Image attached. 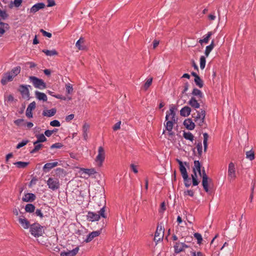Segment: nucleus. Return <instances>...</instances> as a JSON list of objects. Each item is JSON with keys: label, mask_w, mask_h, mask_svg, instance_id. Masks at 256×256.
Here are the masks:
<instances>
[{"label": "nucleus", "mask_w": 256, "mask_h": 256, "mask_svg": "<svg viewBox=\"0 0 256 256\" xmlns=\"http://www.w3.org/2000/svg\"><path fill=\"white\" fill-rule=\"evenodd\" d=\"M93 208L96 211L100 210L102 218H106L105 214L106 200L104 194L94 196L92 197Z\"/></svg>", "instance_id": "1"}, {"label": "nucleus", "mask_w": 256, "mask_h": 256, "mask_svg": "<svg viewBox=\"0 0 256 256\" xmlns=\"http://www.w3.org/2000/svg\"><path fill=\"white\" fill-rule=\"evenodd\" d=\"M20 67L17 66L12 68L10 71L4 73L0 81L2 84L4 86L8 82L12 81L14 78L20 73Z\"/></svg>", "instance_id": "2"}, {"label": "nucleus", "mask_w": 256, "mask_h": 256, "mask_svg": "<svg viewBox=\"0 0 256 256\" xmlns=\"http://www.w3.org/2000/svg\"><path fill=\"white\" fill-rule=\"evenodd\" d=\"M30 228V234L36 238L42 236L44 233V227L38 223H34L31 224Z\"/></svg>", "instance_id": "3"}, {"label": "nucleus", "mask_w": 256, "mask_h": 256, "mask_svg": "<svg viewBox=\"0 0 256 256\" xmlns=\"http://www.w3.org/2000/svg\"><path fill=\"white\" fill-rule=\"evenodd\" d=\"M29 79L36 88L44 90L46 88V83L42 79L34 76H30Z\"/></svg>", "instance_id": "4"}, {"label": "nucleus", "mask_w": 256, "mask_h": 256, "mask_svg": "<svg viewBox=\"0 0 256 256\" xmlns=\"http://www.w3.org/2000/svg\"><path fill=\"white\" fill-rule=\"evenodd\" d=\"M106 158L105 150L102 146H100L98 148V154L96 156L95 161L96 162L97 166L100 167L102 165Z\"/></svg>", "instance_id": "5"}, {"label": "nucleus", "mask_w": 256, "mask_h": 256, "mask_svg": "<svg viewBox=\"0 0 256 256\" xmlns=\"http://www.w3.org/2000/svg\"><path fill=\"white\" fill-rule=\"evenodd\" d=\"M46 183L48 188L52 190L58 189L60 186L59 180L56 178H50Z\"/></svg>", "instance_id": "6"}, {"label": "nucleus", "mask_w": 256, "mask_h": 256, "mask_svg": "<svg viewBox=\"0 0 256 256\" xmlns=\"http://www.w3.org/2000/svg\"><path fill=\"white\" fill-rule=\"evenodd\" d=\"M164 229L161 225H158L155 232L154 240L158 242L163 238Z\"/></svg>", "instance_id": "7"}, {"label": "nucleus", "mask_w": 256, "mask_h": 256, "mask_svg": "<svg viewBox=\"0 0 256 256\" xmlns=\"http://www.w3.org/2000/svg\"><path fill=\"white\" fill-rule=\"evenodd\" d=\"M176 160L178 162L179 164L180 171L181 173L182 176L186 177V175L188 174L186 166H188V163L187 162H182L178 158H176Z\"/></svg>", "instance_id": "8"}, {"label": "nucleus", "mask_w": 256, "mask_h": 256, "mask_svg": "<svg viewBox=\"0 0 256 256\" xmlns=\"http://www.w3.org/2000/svg\"><path fill=\"white\" fill-rule=\"evenodd\" d=\"M98 214L95 212H88L87 215L88 220L89 221L94 222L98 220L100 217V210L96 211Z\"/></svg>", "instance_id": "9"}, {"label": "nucleus", "mask_w": 256, "mask_h": 256, "mask_svg": "<svg viewBox=\"0 0 256 256\" xmlns=\"http://www.w3.org/2000/svg\"><path fill=\"white\" fill-rule=\"evenodd\" d=\"M28 88H31L30 85H20V86L19 90L23 97L28 98L30 97V92Z\"/></svg>", "instance_id": "10"}, {"label": "nucleus", "mask_w": 256, "mask_h": 256, "mask_svg": "<svg viewBox=\"0 0 256 256\" xmlns=\"http://www.w3.org/2000/svg\"><path fill=\"white\" fill-rule=\"evenodd\" d=\"M174 108L172 106L170 108L169 111H167L166 113V120H173L174 122H176L175 119V112H174Z\"/></svg>", "instance_id": "11"}, {"label": "nucleus", "mask_w": 256, "mask_h": 256, "mask_svg": "<svg viewBox=\"0 0 256 256\" xmlns=\"http://www.w3.org/2000/svg\"><path fill=\"white\" fill-rule=\"evenodd\" d=\"M36 106V104L34 102H33L29 104L26 108V116L28 118H31L32 117V111L35 108Z\"/></svg>", "instance_id": "12"}, {"label": "nucleus", "mask_w": 256, "mask_h": 256, "mask_svg": "<svg viewBox=\"0 0 256 256\" xmlns=\"http://www.w3.org/2000/svg\"><path fill=\"white\" fill-rule=\"evenodd\" d=\"M78 250L79 248L76 247L72 250L61 252L60 256H75L78 254Z\"/></svg>", "instance_id": "13"}, {"label": "nucleus", "mask_w": 256, "mask_h": 256, "mask_svg": "<svg viewBox=\"0 0 256 256\" xmlns=\"http://www.w3.org/2000/svg\"><path fill=\"white\" fill-rule=\"evenodd\" d=\"M45 7L44 4L42 2L37 3L34 5L30 10V12L36 13L40 10L42 9Z\"/></svg>", "instance_id": "14"}, {"label": "nucleus", "mask_w": 256, "mask_h": 256, "mask_svg": "<svg viewBox=\"0 0 256 256\" xmlns=\"http://www.w3.org/2000/svg\"><path fill=\"white\" fill-rule=\"evenodd\" d=\"M18 222L24 229H28L31 226L29 221L24 216L19 218Z\"/></svg>", "instance_id": "15"}, {"label": "nucleus", "mask_w": 256, "mask_h": 256, "mask_svg": "<svg viewBox=\"0 0 256 256\" xmlns=\"http://www.w3.org/2000/svg\"><path fill=\"white\" fill-rule=\"evenodd\" d=\"M100 234V230L94 231L90 234L87 236V238L84 240L86 242H91L94 238L98 236Z\"/></svg>", "instance_id": "16"}, {"label": "nucleus", "mask_w": 256, "mask_h": 256, "mask_svg": "<svg viewBox=\"0 0 256 256\" xmlns=\"http://www.w3.org/2000/svg\"><path fill=\"white\" fill-rule=\"evenodd\" d=\"M58 164V162H56L46 163L43 167V170L46 172H48L53 168L56 166Z\"/></svg>", "instance_id": "17"}, {"label": "nucleus", "mask_w": 256, "mask_h": 256, "mask_svg": "<svg viewBox=\"0 0 256 256\" xmlns=\"http://www.w3.org/2000/svg\"><path fill=\"white\" fill-rule=\"evenodd\" d=\"M246 150V158L250 160H252L254 159V152L252 150V148L249 149L248 147H246L244 148Z\"/></svg>", "instance_id": "18"}, {"label": "nucleus", "mask_w": 256, "mask_h": 256, "mask_svg": "<svg viewBox=\"0 0 256 256\" xmlns=\"http://www.w3.org/2000/svg\"><path fill=\"white\" fill-rule=\"evenodd\" d=\"M184 124L185 127L190 130H192L194 128V123L192 122V120L190 118H188L184 120Z\"/></svg>", "instance_id": "19"}, {"label": "nucleus", "mask_w": 256, "mask_h": 256, "mask_svg": "<svg viewBox=\"0 0 256 256\" xmlns=\"http://www.w3.org/2000/svg\"><path fill=\"white\" fill-rule=\"evenodd\" d=\"M36 196L32 193H27L22 198V200L24 202H33L36 199Z\"/></svg>", "instance_id": "20"}, {"label": "nucleus", "mask_w": 256, "mask_h": 256, "mask_svg": "<svg viewBox=\"0 0 256 256\" xmlns=\"http://www.w3.org/2000/svg\"><path fill=\"white\" fill-rule=\"evenodd\" d=\"M166 122L164 124L166 129L168 131L170 135L172 134V130L173 128L174 123V122L173 120H166Z\"/></svg>", "instance_id": "21"}, {"label": "nucleus", "mask_w": 256, "mask_h": 256, "mask_svg": "<svg viewBox=\"0 0 256 256\" xmlns=\"http://www.w3.org/2000/svg\"><path fill=\"white\" fill-rule=\"evenodd\" d=\"M35 96L36 98L38 99L39 100H42L43 102H46L48 100V98L46 95L43 93L40 92L38 91L35 92Z\"/></svg>", "instance_id": "22"}, {"label": "nucleus", "mask_w": 256, "mask_h": 256, "mask_svg": "<svg viewBox=\"0 0 256 256\" xmlns=\"http://www.w3.org/2000/svg\"><path fill=\"white\" fill-rule=\"evenodd\" d=\"M191 112V108L188 106H185L180 110V114L182 116H188Z\"/></svg>", "instance_id": "23"}, {"label": "nucleus", "mask_w": 256, "mask_h": 256, "mask_svg": "<svg viewBox=\"0 0 256 256\" xmlns=\"http://www.w3.org/2000/svg\"><path fill=\"white\" fill-rule=\"evenodd\" d=\"M182 244L180 242H176L174 245V252L176 254L180 253L184 251L183 246H182Z\"/></svg>", "instance_id": "24"}, {"label": "nucleus", "mask_w": 256, "mask_h": 256, "mask_svg": "<svg viewBox=\"0 0 256 256\" xmlns=\"http://www.w3.org/2000/svg\"><path fill=\"white\" fill-rule=\"evenodd\" d=\"M84 40L82 38H80L76 42V46L78 48V50H84L86 48V46L83 44Z\"/></svg>", "instance_id": "25"}, {"label": "nucleus", "mask_w": 256, "mask_h": 256, "mask_svg": "<svg viewBox=\"0 0 256 256\" xmlns=\"http://www.w3.org/2000/svg\"><path fill=\"white\" fill-rule=\"evenodd\" d=\"M188 104L194 108H198L200 106V104L194 97H192L188 102Z\"/></svg>", "instance_id": "26"}, {"label": "nucleus", "mask_w": 256, "mask_h": 256, "mask_svg": "<svg viewBox=\"0 0 256 256\" xmlns=\"http://www.w3.org/2000/svg\"><path fill=\"white\" fill-rule=\"evenodd\" d=\"M56 112V108H52L49 110H44L42 112V115L44 116L51 117L54 116Z\"/></svg>", "instance_id": "27"}, {"label": "nucleus", "mask_w": 256, "mask_h": 256, "mask_svg": "<svg viewBox=\"0 0 256 256\" xmlns=\"http://www.w3.org/2000/svg\"><path fill=\"white\" fill-rule=\"evenodd\" d=\"M202 145H196V147L192 148L194 154L196 155L198 154V156H201L202 152Z\"/></svg>", "instance_id": "28"}, {"label": "nucleus", "mask_w": 256, "mask_h": 256, "mask_svg": "<svg viewBox=\"0 0 256 256\" xmlns=\"http://www.w3.org/2000/svg\"><path fill=\"white\" fill-rule=\"evenodd\" d=\"M29 164V162L19 161L14 162V164L18 168H26Z\"/></svg>", "instance_id": "29"}, {"label": "nucleus", "mask_w": 256, "mask_h": 256, "mask_svg": "<svg viewBox=\"0 0 256 256\" xmlns=\"http://www.w3.org/2000/svg\"><path fill=\"white\" fill-rule=\"evenodd\" d=\"M80 171L85 174H87L88 176H90L96 173V171L94 168H81Z\"/></svg>", "instance_id": "30"}, {"label": "nucleus", "mask_w": 256, "mask_h": 256, "mask_svg": "<svg viewBox=\"0 0 256 256\" xmlns=\"http://www.w3.org/2000/svg\"><path fill=\"white\" fill-rule=\"evenodd\" d=\"M36 137L37 140L34 142V144H38L40 142H43L46 141V138L44 134L36 135Z\"/></svg>", "instance_id": "31"}, {"label": "nucleus", "mask_w": 256, "mask_h": 256, "mask_svg": "<svg viewBox=\"0 0 256 256\" xmlns=\"http://www.w3.org/2000/svg\"><path fill=\"white\" fill-rule=\"evenodd\" d=\"M214 41L212 40L211 42V44L209 46H206L205 52H204V54L206 56L208 57L209 56L210 53L212 50L214 48Z\"/></svg>", "instance_id": "32"}, {"label": "nucleus", "mask_w": 256, "mask_h": 256, "mask_svg": "<svg viewBox=\"0 0 256 256\" xmlns=\"http://www.w3.org/2000/svg\"><path fill=\"white\" fill-rule=\"evenodd\" d=\"M89 128L90 125L86 123H85L82 126L83 136L85 140H86L88 137V134Z\"/></svg>", "instance_id": "33"}, {"label": "nucleus", "mask_w": 256, "mask_h": 256, "mask_svg": "<svg viewBox=\"0 0 256 256\" xmlns=\"http://www.w3.org/2000/svg\"><path fill=\"white\" fill-rule=\"evenodd\" d=\"M200 164L199 160H194V166L193 168V171L195 170V172L198 171L200 175L202 174V172L200 170Z\"/></svg>", "instance_id": "34"}, {"label": "nucleus", "mask_w": 256, "mask_h": 256, "mask_svg": "<svg viewBox=\"0 0 256 256\" xmlns=\"http://www.w3.org/2000/svg\"><path fill=\"white\" fill-rule=\"evenodd\" d=\"M208 180L210 181L211 180L208 178H203L202 180V185L203 186L204 189L206 192H208L209 190L208 188Z\"/></svg>", "instance_id": "35"}, {"label": "nucleus", "mask_w": 256, "mask_h": 256, "mask_svg": "<svg viewBox=\"0 0 256 256\" xmlns=\"http://www.w3.org/2000/svg\"><path fill=\"white\" fill-rule=\"evenodd\" d=\"M42 52L44 53L47 56H53L58 54V52L55 50H43Z\"/></svg>", "instance_id": "36"}, {"label": "nucleus", "mask_w": 256, "mask_h": 256, "mask_svg": "<svg viewBox=\"0 0 256 256\" xmlns=\"http://www.w3.org/2000/svg\"><path fill=\"white\" fill-rule=\"evenodd\" d=\"M9 28L8 24L3 22H0V34L1 35L4 34L6 32L5 29H8Z\"/></svg>", "instance_id": "37"}, {"label": "nucleus", "mask_w": 256, "mask_h": 256, "mask_svg": "<svg viewBox=\"0 0 256 256\" xmlns=\"http://www.w3.org/2000/svg\"><path fill=\"white\" fill-rule=\"evenodd\" d=\"M205 118V114H204V112L201 114V118H195L194 120L195 122L198 124L200 126H202Z\"/></svg>", "instance_id": "38"}, {"label": "nucleus", "mask_w": 256, "mask_h": 256, "mask_svg": "<svg viewBox=\"0 0 256 256\" xmlns=\"http://www.w3.org/2000/svg\"><path fill=\"white\" fill-rule=\"evenodd\" d=\"M192 94L194 96H198L200 99L202 98L203 96L202 92L196 88H194L193 89V90L192 92Z\"/></svg>", "instance_id": "39"}, {"label": "nucleus", "mask_w": 256, "mask_h": 256, "mask_svg": "<svg viewBox=\"0 0 256 256\" xmlns=\"http://www.w3.org/2000/svg\"><path fill=\"white\" fill-rule=\"evenodd\" d=\"M204 112V114H206L205 110L201 109L200 110H196V113H194L192 115V118H201V114Z\"/></svg>", "instance_id": "40"}, {"label": "nucleus", "mask_w": 256, "mask_h": 256, "mask_svg": "<svg viewBox=\"0 0 256 256\" xmlns=\"http://www.w3.org/2000/svg\"><path fill=\"white\" fill-rule=\"evenodd\" d=\"M194 80L196 85L198 86L199 88H202L203 86V82L199 76H196V78H194Z\"/></svg>", "instance_id": "41"}, {"label": "nucleus", "mask_w": 256, "mask_h": 256, "mask_svg": "<svg viewBox=\"0 0 256 256\" xmlns=\"http://www.w3.org/2000/svg\"><path fill=\"white\" fill-rule=\"evenodd\" d=\"M152 78H148L146 80V83L144 84V85L143 86L142 89L144 90H146L148 89V88L152 84Z\"/></svg>", "instance_id": "42"}, {"label": "nucleus", "mask_w": 256, "mask_h": 256, "mask_svg": "<svg viewBox=\"0 0 256 256\" xmlns=\"http://www.w3.org/2000/svg\"><path fill=\"white\" fill-rule=\"evenodd\" d=\"M35 206L32 204H27L25 206V210L26 212H34Z\"/></svg>", "instance_id": "43"}, {"label": "nucleus", "mask_w": 256, "mask_h": 256, "mask_svg": "<svg viewBox=\"0 0 256 256\" xmlns=\"http://www.w3.org/2000/svg\"><path fill=\"white\" fill-rule=\"evenodd\" d=\"M232 173H236V168L233 162H230L228 164V174Z\"/></svg>", "instance_id": "44"}, {"label": "nucleus", "mask_w": 256, "mask_h": 256, "mask_svg": "<svg viewBox=\"0 0 256 256\" xmlns=\"http://www.w3.org/2000/svg\"><path fill=\"white\" fill-rule=\"evenodd\" d=\"M182 178L184 179V186L186 188L189 187L190 186V184H191V181H190V178H188V174L186 175V178L184 176H182Z\"/></svg>", "instance_id": "45"}, {"label": "nucleus", "mask_w": 256, "mask_h": 256, "mask_svg": "<svg viewBox=\"0 0 256 256\" xmlns=\"http://www.w3.org/2000/svg\"><path fill=\"white\" fill-rule=\"evenodd\" d=\"M206 58L204 56H201L200 58V68L202 70H203L206 66Z\"/></svg>", "instance_id": "46"}, {"label": "nucleus", "mask_w": 256, "mask_h": 256, "mask_svg": "<svg viewBox=\"0 0 256 256\" xmlns=\"http://www.w3.org/2000/svg\"><path fill=\"white\" fill-rule=\"evenodd\" d=\"M184 137L186 139L190 140V141H192L193 138H194L193 135L190 132H184Z\"/></svg>", "instance_id": "47"}, {"label": "nucleus", "mask_w": 256, "mask_h": 256, "mask_svg": "<svg viewBox=\"0 0 256 256\" xmlns=\"http://www.w3.org/2000/svg\"><path fill=\"white\" fill-rule=\"evenodd\" d=\"M194 236L198 240V244H200L202 240L201 234L198 232H196L194 234Z\"/></svg>", "instance_id": "48"}, {"label": "nucleus", "mask_w": 256, "mask_h": 256, "mask_svg": "<svg viewBox=\"0 0 256 256\" xmlns=\"http://www.w3.org/2000/svg\"><path fill=\"white\" fill-rule=\"evenodd\" d=\"M66 91L68 94H70L73 91V88L72 85L70 84H66Z\"/></svg>", "instance_id": "49"}, {"label": "nucleus", "mask_w": 256, "mask_h": 256, "mask_svg": "<svg viewBox=\"0 0 256 256\" xmlns=\"http://www.w3.org/2000/svg\"><path fill=\"white\" fill-rule=\"evenodd\" d=\"M50 125L54 127H55V126L58 127V126H60V124L58 120H54L50 122Z\"/></svg>", "instance_id": "50"}, {"label": "nucleus", "mask_w": 256, "mask_h": 256, "mask_svg": "<svg viewBox=\"0 0 256 256\" xmlns=\"http://www.w3.org/2000/svg\"><path fill=\"white\" fill-rule=\"evenodd\" d=\"M212 32H209L204 38V43L207 44L208 42L210 37L212 36Z\"/></svg>", "instance_id": "51"}, {"label": "nucleus", "mask_w": 256, "mask_h": 256, "mask_svg": "<svg viewBox=\"0 0 256 256\" xmlns=\"http://www.w3.org/2000/svg\"><path fill=\"white\" fill-rule=\"evenodd\" d=\"M40 32H42V35L44 36H46V37L50 38L52 36V34L51 33L47 32L44 30L43 29H40Z\"/></svg>", "instance_id": "52"}, {"label": "nucleus", "mask_w": 256, "mask_h": 256, "mask_svg": "<svg viewBox=\"0 0 256 256\" xmlns=\"http://www.w3.org/2000/svg\"><path fill=\"white\" fill-rule=\"evenodd\" d=\"M236 178V173L228 174V180L230 182H232Z\"/></svg>", "instance_id": "53"}, {"label": "nucleus", "mask_w": 256, "mask_h": 256, "mask_svg": "<svg viewBox=\"0 0 256 256\" xmlns=\"http://www.w3.org/2000/svg\"><path fill=\"white\" fill-rule=\"evenodd\" d=\"M0 16L3 18L5 19L8 16V14L6 11L2 10L0 9Z\"/></svg>", "instance_id": "54"}, {"label": "nucleus", "mask_w": 256, "mask_h": 256, "mask_svg": "<svg viewBox=\"0 0 256 256\" xmlns=\"http://www.w3.org/2000/svg\"><path fill=\"white\" fill-rule=\"evenodd\" d=\"M22 0H14V4L16 8H18L22 4Z\"/></svg>", "instance_id": "55"}, {"label": "nucleus", "mask_w": 256, "mask_h": 256, "mask_svg": "<svg viewBox=\"0 0 256 256\" xmlns=\"http://www.w3.org/2000/svg\"><path fill=\"white\" fill-rule=\"evenodd\" d=\"M24 120L23 119H18L14 121V123L18 126H20L23 123Z\"/></svg>", "instance_id": "56"}, {"label": "nucleus", "mask_w": 256, "mask_h": 256, "mask_svg": "<svg viewBox=\"0 0 256 256\" xmlns=\"http://www.w3.org/2000/svg\"><path fill=\"white\" fill-rule=\"evenodd\" d=\"M203 137H204L203 144H207L208 140L209 138L208 135L206 133H204L203 134Z\"/></svg>", "instance_id": "57"}, {"label": "nucleus", "mask_w": 256, "mask_h": 256, "mask_svg": "<svg viewBox=\"0 0 256 256\" xmlns=\"http://www.w3.org/2000/svg\"><path fill=\"white\" fill-rule=\"evenodd\" d=\"M254 184L252 185V188H251V194H250V202H252V199L254 198Z\"/></svg>", "instance_id": "58"}, {"label": "nucleus", "mask_w": 256, "mask_h": 256, "mask_svg": "<svg viewBox=\"0 0 256 256\" xmlns=\"http://www.w3.org/2000/svg\"><path fill=\"white\" fill-rule=\"evenodd\" d=\"M184 195H188L192 197L194 195V192L192 190H188L184 192Z\"/></svg>", "instance_id": "59"}, {"label": "nucleus", "mask_w": 256, "mask_h": 256, "mask_svg": "<svg viewBox=\"0 0 256 256\" xmlns=\"http://www.w3.org/2000/svg\"><path fill=\"white\" fill-rule=\"evenodd\" d=\"M120 124H121V122H116L114 125V126H113V130H117L118 129H120Z\"/></svg>", "instance_id": "60"}, {"label": "nucleus", "mask_w": 256, "mask_h": 256, "mask_svg": "<svg viewBox=\"0 0 256 256\" xmlns=\"http://www.w3.org/2000/svg\"><path fill=\"white\" fill-rule=\"evenodd\" d=\"M52 134H54V130H46L44 132V135L48 137L51 136Z\"/></svg>", "instance_id": "61"}, {"label": "nucleus", "mask_w": 256, "mask_h": 256, "mask_svg": "<svg viewBox=\"0 0 256 256\" xmlns=\"http://www.w3.org/2000/svg\"><path fill=\"white\" fill-rule=\"evenodd\" d=\"M48 6L50 7L55 6L56 3L54 0H48Z\"/></svg>", "instance_id": "62"}, {"label": "nucleus", "mask_w": 256, "mask_h": 256, "mask_svg": "<svg viewBox=\"0 0 256 256\" xmlns=\"http://www.w3.org/2000/svg\"><path fill=\"white\" fill-rule=\"evenodd\" d=\"M74 118V114H70L66 118V120L67 122H70L71 120H72Z\"/></svg>", "instance_id": "63"}, {"label": "nucleus", "mask_w": 256, "mask_h": 256, "mask_svg": "<svg viewBox=\"0 0 256 256\" xmlns=\"http://www.w3.org/2000/svg\"><path fill=\"white\" fill-rule=\"evenodd\" d=\"M130 168L135 173V174H136L138 173V170L136 168V166H135L134 164H131L130 166Z\"/></svg>", "instance_id": "64"}]
</instances>
